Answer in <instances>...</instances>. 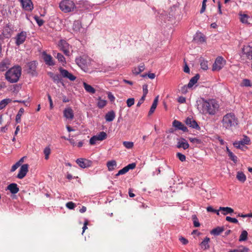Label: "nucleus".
Returning <instances> with one entry per match:
<instances>
[{
  "label": "nucleus",
  "mask_w": 252,
  "mask_h": 252,
  "mask_svg": "<svg viewBox=\"0 0 252 252\" xmlns=\"http://www.w3.org/2000/svg\"><path fill=\"white\" fill-rule=\"evenodd\" d=\"M201 100L202 113L214 115L218 111L220 105L215 99L201 98Z\"/></svg>",
  "instance_id": "obj_1"
},
{
  "label": "nucleus",
  "mask_w": 252,
  "mask_h": 252,
  "mask_svg": "<svg viewBox=\"0 0 252 252\" xmlns=\"http://www.w3.org/2000/svg\"><path fill=\"white\" fill-rule=\"evenodd\" d=\"M222 128L231 130L238 124V119L233 113H228L224 115L221 120Z\"/></svg>",
  "instance_id": "obj_2"
},
{
  "label": "nucleus",
  "mask_w": 252,
  "mask_h": 252,
  "mask_svg": "<svg viewBox=\"0 0 252 252\" xmlns=\"http://www.w3.org/2000/svg\"><path fill=\"white\" fill-rule=\"evenodd\" d=\"M22 68L19 66H15L9 68L5 74L6 80L10 83L17 82L21 75Z\"/></svg>",
  "instance_id": "obj_3"
},
{
  "label": "nucleus",
  "mask_w": 252,
  "mask_h": 252,
  "mask_svg": "<svg viewBox=\"0 0 252 252\" xmlns=\"http://www.w3.org/2000/svg\"><path fill=\"white\" fill-rule=\"evenodd\" d=\"M61 10L64 13L73 11L76 7L75 3L71 0H63L59 4Z\"/></svg>",
  "instance_id": "obj_4"
},
{
  "label": "nucleus",
  "mask_w": 252,
  "mask_h": 252,
  "mask_svg": "<svg viewBox=\"0 0 252 252\" xmlns=\"http://www.w3.org/2000/svg\"><path fill=\"white\" fill-rule=\"evenodd\" d=\"M225 64V61L221 57H218L216 58L214 63L213 65L212 70L213 71H219L220 70Z\"/></svg>",
  "instance_id": "obj_5"
},
{
  "label": "nucleus",
  "mask_w": 252,
  "mask_h": 252,
  "mask_svg": "<svg viewBox=\"0 0 252 252\" xmlns=\"http://www.w3.org/2000/svg\"><path fill=\"white\" fill-rule=\"evenodd\" d=\"M107 138V134L106 132L104 131H101L99 132L98 134L93 136L90 139V144L92 145H95L96 144V141H102L105 140Z\"/></svg>",
  "instance_id": "obj_6"
},
{
  "label": "nucleus",
  "mask_w": 252,
  "mask_h": 252,
  "mask_svg": "<svg viewBox=\"0 0 252 252\" xmlns=\"http://www.w3.org/2000/svg\"><path fill=\"white\" fill-rule=\"evenodd\" d=\"M75 62L77 65L83 70H85L89 63L88 58L85 56L77 58Z\"/></svg>",
  "instance_id": "obj_7"
},
{
  "label": "nucleus",
  "mask_w": 252,
  "mask_h": 252,
  "mask_svg": "<svg viewBox=\"0 0 252 252\" xmlns=\"http://www.w3.org/2000/svg\"><path fill=\"white\" fill-rule=\"evenodd\" d=\"M60 49L62 51L66 56L69 55V45L64 40H61L59 43Z\"/></svg>",
  "instance_id": "obj_8"
},
{
  "label": "nucleus",
  "mask_w": 252,
  "mask_h": 252,
  "mask_svg": "<svg viewBox=\"0 0 252 252\" xmlns=\"http://www.w3.org/2000/svg\"><path fill=\"white\" fill-rule=\"evenodd\" d=\"M27 35V34L26 32L22 31L19 33L15 37L16 45L19 46L25 42Z\"/></svg>",
  "instance_id": "obj_9"
},
{
  "label": "nucleus",
  "mask_w": 252,
  "mask_h": 252,
  "mask_svg": "<svg viewBox=\"0 0 252 252\" xmlns=\"http://www.w3.org/2000/svg\"><path fill=\"white\" fill-rule=\"evenodd\" d=\"M243 53L249 59H252V42L245 45L242 49Z\"/></svg>",
  "instance_id": "obj_10"
},
{
  "label": "nucleus",
  "mask_w": 252,
  "mask_h": 252,
  "mask_svg": "<svg viewBox=\"0 0 252 252\" xmlns=\"http://www.w3.org/2000/svg\"><path fill=\"white\" fill-rule=\"evenodd\" d=\"M59 71L61 73V75L63 77L68 79L70 81H74L76 77L74 76L72 73L69 72L67 70L63 69L62 67L59 68Z\"/></svg>",
  "instance_id": "obj_11"
},
{
  "label": "nucleus",
  "mask_w": 252,
  "mask_h": 252,
  "mask_svg": "<svg viewBox=\"0 0 252 252\" xmlns=\"http://www.w3.org/2000/svg\"><path fill=\"white\" fill-rule=\"evenodd\" d=\"M23 8L28 11H32L33 8V5L31 0H19Z\"/></svg>",
  "instance_id": "obj_12"
},
{
  "label": "nucleus",
  "mask_w": 252,
  "mask_h": 252,
  "mask_svg": "<svg viewBox=\"0 0 252 252\" xmlns=\"http://www.w3.org/2000/svg\"><path fill=\"white\" fill-rule=\"evenodd\" d=\"M76 163L80 167L85 168L91 166L92 162L88 159L81 158L76 160Z\"/></svg>",
  "instance_id": "obj_13"
},
{
  "label": "nucleus",
  "mask_w": 252,
  "mask_h": 252,
  "mask_svg": "<svg viewBox=\"0 0 252 252\" xmlns=\"http://www.w3.org/2000/svg\"><path fill=\"white\" fill-rule=\"evenodd\" d=\"M28 168L29 165L28 164H24L22 165L20 168L17 177L20 179L24 178L28 172Z\"/></svg>",
  "instance_id": "obj_14"
},
{
  "label": "nucleus",
  "mask_w": 252,
  "mask_h": 252,
  "mask_svg": "<svg viewBox=\"0 0 252 252\" xmlns=\"http://www.w3.org/2000/svg\"><path fill=\"white\" fill-rule=\"evenodd\" d=\"M186 124L187 125L193 128H195L197 130H199L200 129V126L196 121L191 118L188 117L186 120Z\"/></svg>",
  "instance_id": "obj_15"
},
{
  "label": "nucleus",
  "mask_w": 252,
  "mask_h": 252,
  "mask_svg": "<svg viewBox=\"0 0 252 252\" xmlns=\"http://www.w3.org/2000/svg\"><path fill=\"white\" fill-rule=\"evenodd\" d=\"M43 59L46 64L49 66H53L55 65V63L52 57L47 54L45 52L42 53Z\"/></svg>",
  "instance_id": "obj_16"
},
{
  "label": "nucleus",
  "mask_w": 252,
  "mask_h": 252,
  "mask_svg": "<svg viewBox=\"0 0 252 252\" xmlns=\"http://www.w3.org/2000/svg\"><path fill=\"white\" fill-rule=\"evenodd\" d=\"M63 116L67 119L72 120L74 118L73 111L71 107H67L63 110Z\"/></svg>",
  "instance_id": "obj_17"
},
{
  "label": "nucleus",
  "mask_w": 252,
  "mask_h": 252,
  "mask_svg": "<svg viewBox=\"0 0 252 252\" xmlns=\"http://www.w3.org/2000/svg\"><path fill=\"white\" fill-rule=\"evenodd\" d=\"M172 125L177 129L181 130L184 132H187L188 131V128L179 121L174 120L173 122Z\"/></svg>",
  "instance_id": "obj_18"
},
{
  "label": "nucleus",
  "mask_w": 252,
  "mask_h": 252,
  "mask_svg": "<svg viewBox=\"0 0 252 252\" xmlns=\"http://www.w3.org/2000/svg\"><path fill=\"white\" fill-rule=\"evenodd\" d=\"M10 61L8 59H4L0 63V71L3 72L9 68Z\"/></svg>",
  "instance_id": "obj_19"
},
{
  "label": "nucleus",
  "mask_w": 252,
  "mask_h": 252,
  "mask_svg": "<svg viewBox=\"0 0 252 252\" xmlns=\"http://www.w3.org/2000/svg\"><path fill=\"white\" fill-rule=\"evenodd\" d=\"M36 62H32L28 64L29 73H31L33 75L36 74Z\"/></svg>",
  "instance_id": "obj_20"
},
{
  "label": "nucleus",
  "mask_w": 252,
  "mask_h": 252,
  "mask_svg": "<svg viewBox=\"0 0 252 252\" xmlns=\"http://www.w3.org/2000/svg\"><path fill=\"white\" fill-rule=\"evenodd\" d=\"M177 147L178 148H182L184 150H186L189 148V144L185 139L182 138L178 141Z\"/></svg>",
  "instance_id": "obj_21"
},
{
  "label": "nucleus",
  "mask_w": 252,
  "mask_h": 252,
  "mask_svg": "<svg viewBox=\"0 0 252 252\" xmlns=\"http://www.w3.org/2000/svg\"><path fill=\"white\" fill-rule=\"evenodd\" d=\"M7 189L10 190V192L12 194H16L19 191V189L18 186L15 183L10 184L7 186Z\"/></svg>",
  "instance_id": "obj_22"
},
{
  "label": "nucleus",
  "mask_w": 252,
  "mask_h": 252,
  "mask_svg": "<svg viewBox=\"0 0 252 252\" xmlns=\"http://www.w3.org/2000/svg\"><path fill=\"white\" fill-rule=\"evenodd\" d=\"M48 74L55 83L58 84L60 82H61L62 78L61 75L58 74H54L53 73L51 72H49Z\"/></svg>",
  "instance_id": "obj_23"
},
{
  "label": "nucleus",
  "mask_w": 252,
  "mask_h": 252,
  "mask_svg": "<svg viewBox=\"0 0 252 252\" xmlns=\"http://www.w3.org/2000/svg\"><path fill=\"white\" fill-rule=\"evenodd\" d=\"M219 211H222V214L223 215H226L228 214H231L234 212V210L228 207H220L219 209Z\"/></svg>",
  "instance_id": "obj_24"
},
{
  "label": "nucleus",
  "mask_w": 252,
  "mask_h": 252,
  "mask_svg": "<svg viewBox=\"0 0 252 252\" xmlns=\"http://www.w3.org/2000/svg\"><path fill=\"white\" fill-rule=\"evenodd\" d=\"M200 76L198 74H196L194 77H192L188 85L189 88H191L195 84H196L199 79Z\"/></svg>",
  "instance_id": "obj_25"
},
{
  "label": "nucleus",
  "mask_w": 252,
  "mask_h": 252,
  "mask_svg": "<svg viewBox=\"0 0 252 252\" xmlns=\"http://www.w3.org/2000/svg\"><path fill=\"white\" fill-rule=\"evenodd\" d=\"M115 117V113L113 111L108 112L105 116V120L107 122H112Z\"/></svg>",
  "instance_id": "obj_26"
},
{
  "label": "nucleus",
  "mask_w": 252,
  "mask_h": 252,
  "mask_svg": "<svg viewBox=\"0 0 252 252\" xmlns=\"http://www.w3.org/2000/svg\"><path fill=\"white\" fill-rule=\"evenodd\" d=\"M107 166L109 171H113L117 166V162L115 160L108 161L107 162Z\"/></svg>",
  "instance_id": "obj_27"
},
{
  "label": "nucleus",
  "mask_w": 252,
  "mask_h": 252,
  "mask_svg": "<svg viewBox=\"0 0 252 252\" xmlns=\"http://www.w3.org/2000/svg\"><path fill=\"white\" fill-rule=\"evenodd\" d=\"M158 96H157L154 100L152 106L151 107L150 110L149 112V115H151L155 111L158 102Z\"/></svg>",
  "instance_id": "obj_28"
},
{
  "label": "nucleus",
  "mask_w": 252,
  "mask_h": 252,
  "mask_svg": "<svg viewBox=\"0 0 252 252\" xmlns=\"http://www.w3.org/2000/svg\"><path fill=\"white\" fill-rule=\"evenodd\" d=\"M83 87L85 89V90L88 93H91V94H94L95 92V90L91 85L88 84L86 82H83Z\"/></svg>",
  "instance_id": "obj_29"
},
{
  "label": "nucleus",
  "mask_w": 252,
  "mask_h": 252,
  "mask_svg": "<svg viewBox=\"0 0 252 252\" xmlns=\"http://www.w3.org/2000/svg\"><path fill=\"white\" fill-rule=\"evenodd\" d=\"M210 242V238L206 237L204 240L201 243L200 246L202 249L204 250L207 249L209 248V242Z\"/></svg>",
  "instance_id": "obj_30"
},
{
  "label": "nucleus",
  "mask_w": 252,
  "mask_h": 252,
  "mask_svg": "<svg viewBox=\"0 0 252 252\" xmlns=\"http://www.w3.org/2000/svg\"><path fill=\"white\" fill-rule=\"evenodd\" d=\"M236 178L242 183H244L246 180V176L242 172L239 171L237 173Z\"/></svg>",
  "instance_id": "obj_31"
},
{
  "label": "nucleus",
  "mask_w": 252,
  "mask_h": 252,
  "mask_svg": "<svg viewBox=\"0 0 252 252\" xmlns=\"http://www.w3.org/2000/svg\"><path fill=\"white\" fill-rule=\"evenodd\" d=\"M145 69L144 64L141 63L138 67H135L133 70V73L136 75L139 74L142 72Z\"/></svg>",
  "instance_id": "obj_32"
},
{
  "label": "nucleus",
  "mask_w": 252,
  "mask_h": 252,
  "mask_svg": "<svg viewBox=\"0 0 252 252\" xmlns=\"http://www.w3.org/2000/svg\"><path fill=\"white\" fill-rule=\"evenodd\" d=\"M224 231V228L223 227H217L213 229L211 231V234H213L214 235H220L221 232H222Z\"/></svg>",
  "instance_id": "obj_33"
},
{
  "label": "nucleus",
  "mask_w": 252,
  "mask_h": 252,
  "mask_svg": "<svg viewBox=\"0 0 252 252\" xmlns=\"http://www.w3.org/2000/svg\"><path fill=\"white\" fill-rule=\"evenodd\" d=\"M226 152L228 153V156L231 160L236 163L237 161V157L233 154V153L227 147H226Z\"/></svg>",
  "instance_id": "obj_34"
},
{
  "label": "nucleus",
  "mask_w": 252,
  "mask_h": 252,
  "mask_svg": "<svg viewBox=\"0 0 252 252\" xmlns=\"http://www.w3.org/2000/svg\"><path fill=\"white\" fill-rule=\"evenodd\" d=\"M248 233L246 230H243L240 235L239 241L240 242L245 241L248 239Z\"/></svg>",
  "instance_id": "obj_35"
},
{
  "label": "nucleus",
  "mask_w": 252,
  "mask_h": 252,
  "mask_svg": "<svg viewBox=\"0 0 252 252\" xmlns=\"http://www.w3.org/2000/svg\"><path fill=\"white\" fill-rule=\"evenodd\" d=\"M24 112V109L23 108H21L19 110L18 114L16 116V122L17 123H19L21 122V118L22 114Z\"/></svg>",
  "instance_id": "obj_36"
},
{
  "label": "nucleus",
  "mask_w": 252,
  "mask_h": 252,
  "mask_svg": "<svg viewBox=\"0 0 252 252\" xmlns=\"http://www.w3.org/2000/svg\"><path fill=\"white\" fill-rule=\"evenodd\" d=\"M43 153L45 156V159L48 160L49 158V156L51 154V149L49 147H46L43 151Z\"/></svg>",
  "instance_id": "obj_37"
},
{
  "label": "nucleus",
  "mask_w": 252,
  "mask_h": 252,
  "mask_svg": "<svg viewBox=\"0 0 252 252\" xmlns=\"http://www.w3.org/2000/svg\"><path fill=\"white\" fill-rule=\"evenodd\" d=\"M243 146H244L245 145H249L250 142V139L249 137L247 136H244L243 138L241 140L239 141Z\"/></svg>",
  "instance_id": "obj_38"
},
{
  "label": "nucleus",
  "mask_w": 252,
  "mask_h": 252,
  "mask_svg": "<svg viewBox=\"0 0 252 252\" xmlns=\"http://www.w3.org/2000/svg\"><path fill=\"white\" fill-rule=\"evenodd\" d=\"M10 101L9 99H4L0 102V110L4 108L6 105Z\"/></svg>",
  "instance_id": "obj_39"
},
{
  "label": "nucleus",
  "mask_w": 252,
  "mask_h": 252,
  "mask_svg": "<svg viewBox=\"0 0 252 252\" xmlns=\"http://www.w3.org/2000/svg\"><path fill=\"white\" fill-rule=\"evenodd\" d=\"M106 105V101L105 100L101 99L100 98L98 99L97 102V106L99 108H103Z\"/></svg>",
  "instance_id": "obj_40"
},
{
  "label": "nucleus",
  "mask_w": 252,
  "mask_h": 252,
  "mask_svg": "<svg viewBox=\"0 0 252 252\" xmlns=\"http://www.w3.org/2000/svg\"><path fill=\"white\" fill-rule=\"evenodd\" d=\"M200 66L203 70H207L208 68V62L206 61L202 60L200 61Z\"/></svg>",
  "instance_id": "obj_41"
},
{
  "label": "nucleus",
  "mask_w": 252,
  "mask_h": 252,
  "mask_svg": "<svg viewBox=\"0 0 252 252\" xmlns=\"http://www.w3.org/2000/svg\"><path fill=\"white\" fill-rule=\"evenodd\" d=\"M123 144V145L127 149H131L134 146V144L132 142L124 141Z\"/></svg>",
  "instance_id": "obj_42"
},
{
  "label": "nucleus",
  "mask_w": 252,
  "mask_h": 252,
  "mask_svg": "<svg viewBox=\"0 0 252 252\" xmlns=\"http://www.w3.org/2000/svg\"><path fill=\"white\" fill-rule=\"evenodd\" d=\"M34 19L35 20L39 26H41L44 23V21L42 19L40 18L38 16H34Z\"/></svg>",
  "instance_id": "obj_43"
},
{
  "label": "nucleus",
  "mask_w": 252,
  "mask_h": 252,
  "mask_svg": "<svg viewBox=\"0 0 252 252\" xmlns=\"http://www.w3.org/2000/svg\"><path fill=\"white\" fill-rule=\"evenodd\" d=\"M192 219L193 220V225L194 227H199L200 226V223L199 222L198 219L195 215L192 216Z\"/></svg>",
  "instance_id": "obj_44"
},
{
  "label": "nucleus",
  "mask_w": 252,
  "mask_h": 252,
  "mask_svg": "<svg viewBox=\"0 0 252 252\" xmlns=\"http://www.w3.org/2000/svg\"><path fill=\"white\" fill-rule=\"evenodd\" d=\"M3 34L7 38L10 37L11 36V33L10 32V29H9L8 27H7L5 29L4 31H3Z\"/></svg>",
  "instance_id": "obj_45"
},
{
  "label": "nucleus",
  "mask_w": 252,
  "mask_h": 252,
  "mask_svg": "<svg viewBox=\"0 0 252 252\" xmlns=\"http://www.w3.org/2000/svg\"><path fill=\"white\" fill-rule=\"evenodd\" d=\"M206 209H207V211L209 212H212V213H216L217 215L218 216L220 215V213H219L220 211H219V210H217L216 209H214L211 206H208V207H207Z\"/></svg>",
  "instance_id": "obj_46"
},
{
  "label": "nucleus",
  "mask_w": 252,
  "mask_h": 252,
  "mask_svg": "<svg viewBox=\"0 0 252 252\" xmlns=\"http://www.w3.org/2000/svg\"><path fill=\"white\" fill-rule=\"evenodd\" d=\"M249 17L246 14L241 15L240 21L243 23H247Z\"/></svg>",
  "instance_id": "obj_47"
},
{
  "label": "nucleus",
  "mask_w": 252,
  "mask_h": 252,
  "mask_svg": "<svg viewBox=\"0 0 252 252\" xmlns=\"http://www.w3.org/2000/svg\"><path fill=\"white\" fill-rule=\"evenodd\" d=\"M134 104V98H130L127 99L126 100V104L128 107H131Z\"/></svg>",
  "instance_id": "obj_48"
},
{
  "label": "nucleus",
  "mask_w": 252,
  "mask_h": 252,
  "mask_svg": "<svg viewBox=\"0 0 252 252\" xmlns=\"http://www.w3.org/2000/svg\"><path fill=\"white\" fill-rule=\"evenodd\" d=\"M242 84L243 86L245 87H251L252 86V83L249 79H244L243 80Z\"/></svg>",
  "instance_id": "obj_49"
},
{
  "label": "nucleus",
  "mask_w": 252,
  "mask_h": 252,
  "mask_svg": "<svg viewBox=\"0 0 252 252\" xmlns=\"http://www.w3.org/2000/svg\"><path fill=\"white\" fill-rule=\"evenodd\" d=\"M57 58L58 59V61L60 62H61V63H64L65 62V58H64V57L61 53H58L57 54Z\"/></svg>",
  "instance_id": "obj_50"
},
{
  "label": "nucleus",
  "mask_w": 252,
  "mask_h": 252,
  "mask_svg": "<svg viewBox=\"0 0 252 252\" xmlns=\"http://www.w3.org/2000/svg\"><path fill=\"white\" fill-rule=\"evenodd\" d=\"M226 220L234 223H237L238 222V220L236 218H232L228 216L226 217Z\"/></svg>",
  "instance_id": "obj_51"
},
{
  "label": "nucleus",
  "mask_w": 252,
  "mask_h": 252,
  "mask_svg": "<svg viewBox=\"0 0 252 252\" xmlns=\"http://www.w3.org/2000/svg\"><path fill=\"white\" fill-rule=\"evenodd\" d=\"M128 171H127V169L125 167L123 169L120 170L116 174V176L117 177L120 175L125 174Z\"/></svg>",
  "instance_id": "obj_52"
},
{
  "label": "nucleus",
  "mask_w": 252,
  "mask_h": 252,
  "mask_svg": "<svg viewBox=\"0 0 252 252\" xmlns=\"http://www.w3.org/2000/svg\"><path fill=\"white\" fill-rule=\"evenodd\" d=\"M177 157L181 161H184L186 160V156L180 153H178L177 154Z\"/></svg>",
  "instance_id": "obj_53"
},
{
  "label": "nucleus",
  "mask_w": 252,
  "mask_h": 252,
  "mask_svg": "<svg viewBox=\"0 0 252 252\" xmlns=\"http://www.w3.org/2000/svg\"><path fill=\"white\" fill-rule=\"evenodd\" d=\"M189 140L192 143H195L197 144H201V140L197 138L190 137V138H189Z\"/></svg>",
  "instance_id": "obj_54"
},
{
  "label": "nucleus",
  "mask_w": 252,
  "mask_h": 252,
  "mask_svg": "<svg viewBox=\"0 0 252 252\" xmlns=\"http://www.w3.org/2000/svg\"><path fill=\"white\" fill-rule=\"evenodd\" d=\"M66 206L67 208H68L69 209H73L74 208V207L75 206V204L73 202L70 201V202H67L66 204Z\"/></svg>",
  "instance_id": "obj_55"
},
{
  "label": "nucleus",
  "mask_w": 252,
  "mask_h": 252,
  "mask_svg": "<svg viewBox=\"0 0 252 252\" xmlns=\"http://www.w3.org/2000/svg\"><path fill=\"white\" fill-rule=\"evenodd\" d=\"M136 167V164L135 163H132L128 164L127 166H125L126 169H127V171H128L129 169H133Z\"/></svg>",
  "instance_id": "obj_56"
},
{
  "label": "nucleus",
  "mask_w": 252,
  "mask_h": 252,
  "mask_svg": "<svg viewBox=\"0 0 252 252\" xmlns=\"http://www.w3.org/2000/svg\"><path fill=\"white\" fill-rule=\"evenodd\" d=\"M233 145L237 149H242L243 147L241 143L239 141L234 142L233 143Z\"/></svg>",
  "instance_id": "obj_57"
},
{
  "label": "nucleus",
  "mask_w": 252,
  "mask_h": 252,
  "mask_svg": "<svg viewBox=\"0 0 252 252\" xmlns=\"http://www.w3.org/2000/svg\"><path fill=\"white\" fill-rule=\"evenodd\" d=\"M20 165V161L16 162L15 164H14L11 169V172L15 171Z\"/></svg>",
  "instance_id": "obj_58"
},
{
  "label": "nucleus",
  "mask_w": 252,
  "mask_h": 252,
  "mask_svg": "<svg viewBox=\"0 0 252 252\" xmlns=\"http://www.w3.org/2000/svg\"><path fill=\"white\" fill-rule=\"evenodd\" d=\"M143 96H144L145 97H146V96L148 92V85L147 84H145V85H143Z\"/></svg>",
  "instance_id": "obj_59"
},
{
  "label": "nucleus",
  "mask_w": 252,
  "mask_h": 252,
  "mask_svg": "<svg viewBox=\"0 0 252 252\" xmlns=\"http://www.w3.org/2000/svg\"><path fill=\"white\" fill-rule=\"evenodd\" d=\"M48 99L50 103V108L52 109L53 108V103L51 95L49 94H47Z\"/></svg>",
  "instance_id": "obj_60"
},
{
  "label": "nucleus",
  "mask_w": 252,
  "mask_h": 252,
  "mask_svg": "<svg viewBox=\"0 0 252 252\" xmlns=\"http://www.w3.org/2000/svg\"><path fill=\"white\" fill-rule=\"evenodd\" d=\"M145 97L144 96H142L140 99L139 100L137 104V107H140V105L143 103L145 99Z\"/></svg>",
  "instance_id": "obj_61"
},
{
  "label": "nucleus",
  "mask_w": 252,
  "mask_h": 252,
  "mask_svg": "<svg viewBox=\"0 0 252 252\" xmlns=\"http://www.w3.org/2000/svg\"><path fill=\"white\" fill-rule=\"evenodd\" d=\"M186 98L184 96H180L178 98V101L180 103H184L186 102Z\"/></svg>",
  "instance_id": "obj_62"
},
{
  "label": "nucleus",
  "mask_w": 252,
  "mask_h": 252,
  "mask_svg": "<svg viewBox=\"0 0 252 252\" xmlns=\"http://www.w3.org/2000/svg\"><path fill=\"white\" fill-rule=\"evenodd\" d=\"M180 242L184 245H186L188 243V240L184 237H181L179 239Z\"/></svg>",
  "instance_id": "obj_63"
},
{
  "label": "nucleus",
  "mask_w": 252,
  "mask_h": 252,
  "mask_svg": "<svg viewBox=\"0 0 252 252\" xmlns=\"http://www.w3.org/2000/svg\"><path fill=\"white\" fill-rule=\"evenodd\" d=\"M108 97L111 101H114L115 98L114 95L111 93H109L108 94Z\"/></svg>",
  "instance_id": "obj_64"
}]
</instances>
